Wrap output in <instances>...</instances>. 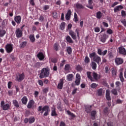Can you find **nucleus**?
<instances>
[{
    "label": "nucleus",
    "mask_w": 126,
    "mask_h": 126,
    "mask_svg": "<svg viewBox=\"0 0 126 126\" xmlns=\"http://www.w3.org/2000/svg\"><path fill=\"white\" fill-rule=\"evenodd\" d=\"M15 34L17 38H20L22 36V31L20 29H18L16 31Z\"/></svg>",
    "instance_id": "9"
},
{
    "label": "nucleus",
    "mask_w": 126,
    "mask_h": 126,
    "mask_svg": "<svg viewBox=\"0 0 126 126\" xmlns=\"http://www.w3.org/2000/svg\"><path fill=\"white\" fill-rule=\"evenodd\" d=\"M106 98L108 101H110V100H111V95H110V91L109 90H106Z\"/></svg>",
    "instance_id": "23"
},
{
    "label": "nucleus",
    "mask_w": 126,
    "mask_h": 126,
    "mask_svg": "<svg viewBox=\"0 0 126 126\" xmlns=\"http://www.w3.org/2000/svg\"><path fill=\"white\" fill-rule=\"evenodd\" d=\"M92 75L94 80H98V79H100V75H98L97 73L93 72L92 73Z\"/></svg>",
    "instance_id": "13"
},
{
    "label": "nucleus",
    "mask_w": 126,
    "mask_h": 126,
    "mask_svg": "<svg viewBox=\"0 0 126 126\" xmlns=\"http://www.w3.org/2000/svg\"><path fill=\"white\" fill-rule=\"evenodd\" d=\"M87 75L89 79H90L91 81H93V78L92 77V76H91L92 75V73H91V72H87Z\"/></svg>",
    "instance_id": "29"
},
{
    "label": "nucleus",
    "mask_w": 126,
    "mask_h": 126,
    "mask_svg": "<svg viewBox=\"0 0 126 126\" xmlns=\"http://www.w3.org/2000/svg\"><path fill=\"white\" fill-rule=\"evenodd\" d=\"M26 45H27V42L24 41L20 44V47H21V48H24L25 47H26Z\"/></svg>",
    "instance_id": "40"
},
{
    "label": "nucleus",
    "mask_w": 126,
    "mask_h": 126,
    "mask_svg": "<svg viewBox=\"0 0 126 126\" xmlns=\"http://www.w3.org/2000/svg\"><path fill=\"white\" fill-rule=\"evenodd\" d=\"M75 79L78 80H81V76H80V75L79 74L77 73L76 74Z\"/></svg>",
    "instance_id": "45"
},
{
    "label": "nucleus",
    "mask_w": 126,
    "mask_h": 126,
    "mask_svg": "<svg viewBox=\"0 0 126 126\" xmlns=\"http://www.w3.org/2000/svg\"><path fill=\"white\" fill-rule=\"evenodd\" d=\"M75 6L76 7V8H78L79 9H81L84 8V6L82 5V4H80L79 3H77L74 4Z\"/></svg>",
    "instance_id": "21"
},
{
    "label": "nucleus",
    "mask_w": 126,
    "mask_h": 126,
    "mask_svg": "<svg viewBox=\"0 0 126 126\" xmlns=\"http://www.w3.org/2000/svg\"><path fill=\"white\" fill-rule=\"evenodd\" d=\"M34 122H35V118H34V117H30L29 119V123L30 124H33V123H34Z\"/></svg>",
    "instance_id": "37"
},
{
    "label": "nucleus",
    "mask_w": 126,
    "mask_h": 126,
    "mask_svg": "<svg viewBox=\"0 0 126 126\" xmlns=\"http://www.w3.org/2000/svg\"><path fill=\"white\" fill-rule=\"evenodd\" d=\"M35 98H37L38 97V95H39V92L38 91H35L34 94Z\"/></svg>",
    "instance_id": "61"
},
{
    "label": "nucleus",
    "mask_w": 126,
    "mask_h": 126,
    "mask_svg": "<svg viewBox=\"0 0 126 126\" xmlns=\"http://www.w3.org/2000/svg\"><path fill=\"white\" fill-rule=\"evenodd\" d=\"M65 25L66 24L64 22H62L60 26V28L61 29V30H64L65 28Z\"/></svg>",
    "instance_id": "31"
},
{
    "label": "nucleus",
    "mask_w": 126,
    "mask_h": 126,
    "mask_svg": "<svg viewBox=\"0 0 126 126\" xmlns=\"http://www.w3.org/2000/svg\"><path fill=\"white\" fill-rule=\"evenodd\" d=\"M25 77V76L24 75V73L22 74H19L16 77V79L17 81H22L24 79V78Z\"/></svg>",
    "instance_id": "6"
},
{
    "label": "nucleus",
    "mask_w": 126,
    "mask_h": 126,
    "mask_svg": "<svg viewBox=\"0 0 126 126\" xmlns=\"http://www.w3.org/2000/svg\"><path fill=\"white\" fill-rule=\"evenodd\" d=\"M123 8H124V6H123L122 5L117 6L114 9L115 13H116V12H118V11H120V10H121V9H123Z\"/></svg>",
    "instance_id": "17"
},
{
    "label": "nucleus",
    "mask_w": 126,
    "mask_h": 126,
    "mask_svg": "<svg viewBox=\"0 0 126 126\" xmlns=\"http://www.w3.org/2000/svg\"><path fill=\"white\" fill-rule=\"evenodd\" d=\"M60 126H65V124L64 123V122L62 121L60 123Z\"/></svg>",
    "instance_id": "64"
},
{
    "label": "nucleus",
    "mask_w": 126,
    "mask_h": 126,
    "mask_svg": "<svg viewBox=\"0 0 126 126\" xmlns=\"http://www.w3.org/2000/svg\"><path fill=\"white\" fill-rule=\"evenodd\" d=\"M121 15L123 17H126V11L125 10H122L121 11Z\"/></svg>",
    "instance_id": "51"
},
{
    "label": "nucleus",
    "mask_w": 126,
    "mask_h": 126,
    "mask_svg": "<svg viewBox=\"0 0 126 126\" xmlns=\"http://www.w3.org/2000/svg\"><path fill=\"white\" fill-rule=\"evenodd\" d=\"M51 116H58V114H57V112L56 111V108L53 107L51 109Z\"/></svg>",
    "instance_id": "24"
},
{
    "label": "nucleus",
    "mask_w": 126,
    "mask_h": 126,
    "mask_svg": "<svg viewBox=\"0 0 126 126\" xmlns=\"http://www.w3.org/2000/svg\"><path fill=\"white\" fill-rule=\"evenodd\" d=\"M90 58L91 59H93L94 62H95L97 63V64H100V63H101V58L98 56L96 53L93 52L92 53L90 54Z\"/></svg>",
    "instance_id": "2"
},
{
    "label": "nucleus",
    "mask_w": 126,
    "mask_h": 126,
    "mask_svg": "<svg viewBox=\"0 0 126 126\" xmlns=\"http://www.w3.org/2000/svg\"><path fill=\"white\" fill-rule=\"evenodd\" d=\"M29 38L30 39V41L32 43H34V42H35V36L33 34H31L29 36Z\"/></svg>",
    "instance_id": "33"
},
{
    "label": "nucleus",
    "mask_w": 126,
    "mask_h": 126,
    "mask_svg": "<svg viewBox=\"0 0 126 126\" xmlns=\"http://www.w3.org/2000/svg\"><path fill=\"white\" fill-rule=\"evenodd\" d=\"M64 70L65 71L68 72V71L70 70V65L68 64H66L64 67Z\"/></svg>",
    "instance_id": "34"
},
{
    "label": "nucleus",
    "mask_w": 126,
    "mask_h": 126,
    "mask_svg": "<svg viewBox=\"0 0 126 126\" xmlns=\"http://www.w3.org/2000/svg\"><path fill=\"white\" fill-rule=\"evenodd\" d=\"M81 81V80H76L75 81V83L76 84V85L78 86L79 85V84H80V81Z\"/></svg>",
    "instance_id": "54"
},
{
    "label": "nucleus",
    "mask_w": 126,
    "mask_h": 126,
    "mask_svg": "<svg viewBox=\"0 0 126 126\" xmlns=\"http://www.w3.org/2000/svg\"><path fill=\"white\" fill-rule=\"evenodd\" d=\"M22 102L23 104H24V105H26V104H27V102H28V98H27V97L24 96L22 98Z\"/></svg>",
    "instance_id": "28"
},
{
    "label": "nucleus",
    "mask_w": 126,
    "mask_h": 126,
    "mask_svg": "<svg viewBox=\"0 0 126 126\" xmlns=\"http://www.w3.org/2000/svg\"><path fill=\"white\" fill-rule=\"evenodd\" d=\"M69 35H71V37L73 40H76V35H75V33L72 32V31H69Z\"/></svg>",
    "instance_id": "22"
},
{
    "label": "nucleus",
    "mask_w": 126,
    "mask_h": 126,
    "mask_svg": "<svg viewBox=\"0 0 126 126\" xmlns=\"http://www.w3.org/2000/svg\"><path fill=\"white\" fill-rule=\"evenodd\" d=\"M5 49L7 53L9 54L13 51V45L11 44H8L5 46Z\"/></svg>",
    "instance_id": "4"
},
{
    "label": "nucleus",
    "mask_w": 126,
    "mask_h": 126,
    "mask_svg": "<svg viewBox=\"0 0 126 126\" xmlns=\"http://www.w3.org/2000/svg\"><path fill=\"white\" fill-rule=\"evenodd\" d=\"M37 58L40 61H43V59H45V55L42 52H40L37 54Z\"/></svg>",
    "instance_id": "18"
},
{
    "label": "nucleus",
    "mask_w": 126,
    "mask_h": 126,
    "mask_svg": "<svg viewBox=\"0 0 126 126\" xmlns=\"http://www.w3.org/2000/svg\"><path fill=\"white\" fill-rule=\"evenodd\" d=\"M112 93L114 95H118V92H117V90L115 89H113L112 90Z\"/></svg>",
    "instance_id": "50"
},
{
    "label": "nucleus",
    "mask_w": 126,
    "mask_h": 126,
    "mask_svg": "<svg viewBox=\"0 0 126 126\" xmlns=\"http://www.w3.org/2000/svg\"><path fill=\"white\" fill-rule=\"evenodd\" d=\"M76 70H77V71H80L81 70H82V67H81V66L80 65H77L76 66Z\"/></svg>",
    "instance_id": "49"
},
{
    "label": "nucleus",
    "mask_w": 126,
    "mask_h": 126,
    "mask_svg": "<svg viewBox=\"0 0 126 126\" xmlns=\"http://www.w3.org/2000/svg\"><path fill=\"white\" fill-rule=\"evenodd\" d=\"M38 83L40 86H43L44 85V83L41 80L38 81Z\"/></svg>",
    "instance_id": "55"
},
{
    "label": "nucleus",
    "mask_w": 126,
    "mask_h": 126,
    "mask_svg": "<svg viewBox=\"0 0 126 126\" xmlns=\"http://www.w3.org/2000/svg\"><path fill=\"white\" fill-rule=\"evenodd\" d=\"M74 21L75 22H77V21H78V17H77V14H76V13H74Z\"/></svg>",
    "instance_id": "46"
},
{
    "label": "nucleus",
    "mask_w": 126,
    "mask_h": 126,
    "mask_svg": "<svg viewBox=\"0 0 126 126\" xmlns=\"http://www.w3.org/2000/svg\"><path fill=\"white\" fill-rule=\"evenodd\" d=\"M6 32L4 30H1L0 29V37H2L5 35Z\"/></svg>",
    "instance_id": "30"
},
{
    "label": "nucleus",
    "mask_w": 126,
    "mask_h": 126,
    "mask_svg": "<svg viewBox=\"0 0 126 126\" xmlns=\"http://www.w3.org/2000/svg\"><path fill=\"white\" fill-rule=\"evenodd\" d=\"M84 62L86 63H90V59H89L87 56H86Z\"/></svg>",
    "instance_id": "42"
},
{
    "label": "nucleus",
    "mask_w": 126,
    "mask_h": 126,
    "mask_svg": "<svg viewBox=\"0 0 126 126\" xmlns=\"http://www.w3.org/2000/svg\"><path fill=\"white\" fill-rule=\"evenodd\" d=\"M107 33L111 35L113 34V31L111 29H108L107 30Z\"/></svg>",
    "instance_id": "48"
},
{
    "label": "nucleus",
    "mask_w": 126,
    "mask_h": 126,
    "mask_svg": "<svg viewBox=\"0 0 126 126\" xmlns=\"http://www.w3.org/2000/svg\"><path fill=\"white\" fill-rule=\"evenodd\" d=\"M9 96H11L13 94V91L9 90L8 91Z\"/></svg>",
    "instance_id": "59"
},
{
    "label": "nucleus",
    "mask_w": 126,
    "mask_h": 126,
    "mask_svg": "<svg viewBox=\"0 0 126 126\" xmlns=\"http://www.w3.org/2000/svg\"><path fill=\"white\" fill-rule=\"evenodd\" d=\"M38 112H41V114H43L44 112H45L44 113V116H48L49 115V106H45L43 108H42V106H40L38 108Z\"/></svg>",
    "instance_id": "3"
},
{
    "label": "nucleus",
    "mask_w": 126,
    "mask_h": 126,
    "mask_svg": "<svg viewBox=\"0 0 126 126\" xmlns=\"http://www.w3.org/2000/svg\"><path fill=\"white\" fill-rule=\"evenodd\" d=\"M121 22L123 24V25L125 27H126V19L121 20Z\"/></svg>",
    "instance_id": "52"
},
{
    "label": "nucleus",
    "mask_w": 126,
    "mask_h": 126,
    "mask_svg": "<svg viewBox=\"0 0 126 126\" xmlns=\"http://www.w3.org/2000/svg\"><path fill=\"white\" fill-rule=\"evenodd\" d=\"M103 93H105V90L103 89H99L97 90L96 94L98 96H102V95H103Z\"/></svg>",
    "instance_id": "14"
},
{
    "label": "nucleus",
    "mask_w": 126,
    "mask_h": 126,
    "mask_svg": "<svg viewBox=\"0 0 126 126\" xmlns=\"http://www.w3.org/2000/svg\"><path fill=\"white\" fill-rule=\"evenodd\" d=\"M119 53L122 54V55H126V49L124 47H119Z\"/></svg>",
    "instance_id": "20"
},
{
    "label": "nucleus",
    "mask_w": 126,
    "mask_h": 126,
    "mask_svg": "<svg viewBox=\"0 0 126 126\" xmlns=\"http://www.w3.org/2000/svg\"><path fill=\"white\" fill-rule=\"evenodd\" d=\"M67 52L69 55H70V54H71L72 50H71V48H70V47L67 48Z\"/></svg>",
    "instance_id": "47"
},
{
    "label": "nucleus",
    "mask_w": 126,
    "mask_h": 126,
    "mask_svg": "<svg viewBox=\"0 0 126 126\" xmlns=\"http://www.w3.org/2000/svg\"><path fill=\"white\" fill-rule=\"evenodd\" d=\"M116 65H120L124 63V60L122 58H117L115 60Z\"/></svg>",
    "instance_id": "7"
},
{
    "label": "nucleus",
    "mask_w": 126,
    "mask_h": 126,
    "mask_svg": "<svg viewBox=\"0 0 126 126\" xmlns=\"http://www.w3.org/2000/svg\"><path fill=\"white\" fill-rule=\"evenodd\" d=\"M119 78H120L121 81L124 82L125 79H124V76H123V71H120Z\"/></svg>",
    "instance_id": "32"
},
{
    "label": "nucleus",
    "mask_w": 126,
    "mask_h": 126,
    "mask_svg": "<svg viewBox=\"0 0 126 126\" xmlns=\"http://www.w3.org/2000/svg\"><path fill=\"white\" fill-rule=\"evenodd\" d=\"M53 49L55 51H59L61 49V46H60V43L57 42L55 43L53 46Z\"/></svg>",
    "instance_id": "16"
},
{
    "label": "nucleus",
    "mask_w": 126,
    "mask_h": 126,
    "mask_svg": "<svg viewBox=\"0 0 126 126\" xmlns=\"http://www.w3.org/2000/svg\"><path fill=\"white\" fill-rule=\"evenodd\" d=\"M66 40L68 43H70V44L73 43V40H72V39H71V37L69 36V35H67L66 37Z\"/></svg>",
    "instance_id": "26"
},
{
    "label": "nucleus",
    "mask_w": 126,
    "mask_h": 126,
    "mask_svg": "<svg viewBox=\"0 0 126 126\" xmlns=\"http://www.w3.org/2000/svg\"><path fill=\"white\" fill-rule=\"evenodd\" d=\"M97 19H101V18L103 17V13L101 11H98L96 13V16Z\"/></svg>",
    "instance_id": "15"
},
{
    "label": "nucleus",
    "mask_w": 126,
    "mask_h": 126,
    "mask_svg": "<svg viewBox=\"0 0 126 126\" xmlns=\"http://www.w3.org/2000/svg\"><path fill=\"white\" fill-rule=\"evenodd\" d=\"M67 114L68 115H69V116H70V117H72V118H75V115H74V114H73V113L70 112V111H67Z\"/></svg>",
    "instance_id": "43"
},
{
    "label": "nucleus",
    "mask_w": 126,
    "mask_h": 126,
    "mask_svg": "<svg viewBox=\"0 0 126 126\" xmlns=\"http://www.w3.org/2000/svg\"><path fill=\"white\" fill-rule=\"evenodd\" d=\"M1 106L2 109L4 110V111L8 110V109H9V107H10L9 104H4V101H2L1 102Z\"/></svg>",
    "instance_id": "5"
},
{
    "label": "nucleus",
    "mask_w": 126,
    "mask_h": 126,
    "mask_svg": "<svg viewBox=\"0 0 126 126\" xmlns=\"http://www.w3.org/2000/svg\"><path fill=\"white\" fill-rule=\"evenodd\" d=\"M34 104H35V101H34V100H30L28 104L27 107L29 109H31V108L34 106Z\"/></svg>",
    "instance_id": "12"
},
{
    "label": "nucleus",
    "mask_w": 126,
    "mask_h": 126,
    "mask_svg": "<svg viewBox=\"0 0 126 126\" xmlns=\"http://www.w3.org/2000/svg\"><path fill=\"white\" fill-rule=\"evenodd\" d=\"M38 20L39 21H41V22L44 21V17H43L42 16H40Z\"/></svg>",
    "instance_id": "60"
},
{
    "label": "nucleus",
    "mask_w": 126,
    "mask_h": 126,
    "mask_svg": "<svg viewBox=\"0 0 126 126\" xmlns=\"http://www.w3.org/2000/svg\"><path fill=\"white\" fill-rule=\"evenodd\" d=\"M85 111L87 113H90V111H91V107L90 106H86L85 107Z\"/></svg>",
    "instance_id": "41"
},
{
    "label": "nucleus",
    "mask_w": 126,
    "mask_h": 126,
    "mask_svg": "<svg viewBox=\"0 0 126 126\" xmlns=\"http://www.w3.org/2000/svg\"><path fill=\"white\" fill-rule=\"evenodd\" d=\"M94 31L95 32H100V28L99 27H96L94 29Z\"/></svg>",
    "instance_id": "63"
},
{
    "label": "nucleus",
    "mask_w": 126,
    "mask_h": 126,
    "mask_svg": "<svg viewBox=\"0 0 126 126\" xmlns=\"http://www.w3.org/2000/svg\"><path fill=\"white\" fill-rule=\"evenodd\" d=\"M12 85V82H9L8 83V88L9 89H10V88H11V86Z\"/></svg>",
    "instance_id": "57"
},
{
    "label": "nucleus",
    "mask_w": 126,
    "mask_h": 126,
    "mask_svg": "<svg viewBox=\"0 0 126 126\" xmlns=\"http://www.w3.org/2000/svg\"><path fill=\"white\" fill-rule=\"evenodd\" d=\"M107 39H108V35L106 34H104L103 36L101 37L100 41L102 42V43H105Z\"/></svg>",
    "instance_id": "25"
},
{
    "label": "nucleus",
    "mask_w": 126,
    "mask_h": 126,
    "mask_svg": "<svg viewBox=\"0 0 126 126\" xmlns=\"http://www.w3.org/2000/svg\"><path fill=\"white\" fill-rule=\"evenodd\" d=\"M91 66H92L93 69L95 70L97 68V64L94 62H92L91 63Z\"/></svg>",
    "instance_id": "27"
},
{
    "label": "nucleus",
    "mask_w": 126,
    "mask_h": 126,
    "mask_svg": "<svg viewBox=\"0 0 126 126\" xmlns=\"http://www.w3.org/2000/svg\"><path fill=\"white\" fill-rule=\"evenodd\" d=\"M112 74L113 76H116V75L117 74V71H116V70H115L114 69H112Z\"/></svg>",
    "instance_id": "53"
},
{
    "label": "nucleus",
    "mask_w": 126,
    "mask_h": 126,
    "mask_svg": "<svg viewBox=\"0 0 126 126\" xmlns=\"http://www.w3.org/2000/svg\"><path fill=\"white\" fill-rule=\"evenodd\" d=\"M72 77H73V75L72 74H69L67 76V80L68 81H71L72 80Z\"/></svg>",
    "instance_id": "35"
},
{
    "label": "nucleus",
    "mask_w": 126,
    "mask_h": 126,
    "mask_svg": "<svg viewBox=\"0 0 126 126\" xmlns=\"http://www.w3.org/2000/svg\"><path fill=\"white\" fill-rule=\"evenodd\" d=\"M97 53L100 56H102V50H101L100 49H98V50H97Z\"/></svg>",
    "instance_id": "58"
},
{
    "label": "nucleus",
    "mask_w": 126,
    "mask_h": 126,
    "mask_svg": "<svg viewBox=\"0 0 126 126\" xmlns=\"http://www.w3.org/2000/svg\"><path fill=\"white\" fill-rule=\"evenodd\" d=\"M71 27H72V25H71V24H68L66 30H70V29H71Z\"/></svg>",
    "instance_id": "56"
},
{
    "label": "nucleus",
    "mask_w": 126,
    "mask_h": 126,
    "mask_svg": "<svg viewBox=\"0 0 126 126\" xmlns=\"http://www.w3.org/2000/svg\"><path fill=\"white\" fill-rule=\"evenodd\" d=\"M96 111L94 110L92 111L91 115L92 116V119L93 120H94V119H95V116L96 115Z\"/></svg>",
    "instance_id": "36"
},
{
    "label": "nucleus",
    "mask_w": 126,
    "mask_h": 126,
    "mask_svg": "<svg viewBox=\"0 0 126 126\" xmlns=\"http://www.w3.org/2000/svg\"><path fill=\"white\" fill-rule=\"evenodd\" d=\"M49 8H50V5H43L42 7V9H43V10H44L45 11H46V10H48Z\"/></svg>",
    "instance_id": "38"
},
{
    "label": "nucleus",
    "mask_w": 126,
    "mask_h": 126,
    "mask_svg": "<svg viewBox=\"0 0 126 126\" xmlns=\"http://www.w3.org/2000/svg\"><path fill=\"white\" fill-rule=\"evenodd\" d=\"M14 20L17 24H20L21 23V16H16L14 17Z\"/></svg>",
    "instance_id": "11"
},
{
    "label": "nucleus",
    "mask_w": 126,
    "mask_h": 126,
    "mask_svg": "<svg viewBox=\"0 0 126 126\" xmlns=\"http://www.w3.org/2000/svg\"><path fill=\"white\" fill-rule=\"evenodd\" d=\"M49 75H50V69L49 68H43L39 74V77L40 78H45L48 77Z\"/></svg>",
    "instance_id": "1"
},
{
    "label": "nucleus",
    "mask_w": 126,
    "mask_h": 126,
    "mask_svg": "<svg viewBox=\"0 0 126 126\" xmlns=\"http://www.w3.org/2000/svg\"><path fill=\"white\" fill-rule=\"evenodd\" d=\"M13 104L15 107H16L17 108H18L19 107V104H18V102L16 100H14L13 101Z\"/></svg>",
    "instance_id": "39"
},
{
    "label": "nucleus",
    "mask_w": 126,
    "mask_h": 126,
    "mask_svg": "<svg viewBox=\"0 0 126 126\" xmlns=\"http://www.w3.org/2000/svg\"><path fill=\"white\" fill-rule=\"evenodd\" d=\"M71 15V11L69 10L65 15V19L66 20H69L70 19V16Z\"/></svg>",
    "instance_id": "19"
},
{
    "label": "nucleus",
    "mask_w": 126,
    "mask_h": 126,
    "mask_svg": "<svg viewBox=\"0 0 126 126\" xmlns=\"http://www.w3.org/2000/svg\"><path fill=\"white\" fill-rule=\"evenodd\" d=\"M63 87V79H61L59 82L58 83L57 88L58 89L62 90Z\"/></svg>",
    "instance_id": "8"
},
{
    "label": "nucleus",
    "mask_w": 126,
    "mask_h": 126,
    "mask_svg": "<svg viewBox=\"0 0 126 126\" xmlns=\"http://www.w3.org/2000/svg\"><path fill=\"white\" fill-rule=\"evenodd\" d=\"M97 86H98V85H97L96 83H93L91 85V88H93V89L97 88Z\"/></svg>",
    "instance_id": "44"
},
{
    "label": "nucleus",
    "mask_w": 126,
    "mask_h": 126,
    "mask_svg": "<svg viewBox=\"0 0 126 126\" xmlns=\"http://www.w3.org/2000/svg\"><path fill=\"white\" fill-rule=\"evenodd\" d=\"M75 32L77 33V36L79 38V29H77Z\"/></svg>",
    "instance_id": "62"
},
{
    "label": "nucleus",
    "mask_w": 126,
    "mask_h": 126,
    "mask_svg": "<svg viewBox=\"0 0 126 126\" xmlns=\"http://www.w3.org/2000/svg\"><path fill=\"white\" fill-rule=\"evenodd\" d=\"M88 5H87V7H88V8H90V9H93V0H89L88 1Z\"/></svg>",
    "instance_id": "10"
}]
</instances>
